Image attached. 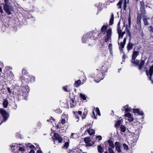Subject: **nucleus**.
I'll return each instance as SVG.
<instances>
[{"instance_id":"nucleus-1","label":"nucleus","mask_w":153,"mask_h":153,"mask_svg":"<svg viewBox=\"0 0 153 153\" xmlns=\"http://www.w3.org/2000/svg\"><path fill=\"white\" fill-rule=\"evenodd\" d=\"M98 36V34L92 31L90 33H87L84 36V37L87 38L89 37L91 42L92 44L95 43L94 40L97 39Z\"/></svg>"},{"instance_id":"nucleus-2","label":"nucleus","mask_w":153,"mask_h":153,"mask_svg":"<svg viewBox=\"0 0 153 153\" xmlns=\"http://www.w3.org/2000/svg\"><path fill=\"white\" fill-rule=\"evenodd\" d=\"M13 93L14 95L18 97V99H23L24 97L23 96L24 94L20 88H19L17 89H15L13 91Z\"/></svg>"},{"instance_id":"nucleus-3","label":"nucleus","mask_w":153,"mask_h":153,"mask_svg":"<svg viewBox=\"0 0 153 153\" xmlns=\"http://www.w3.org/2000/svg\"><path fill=\"white\" fill-rule=\"evenodd\" d=\"M0 112L4 118L3 120H2L1 122L0 123V124H1L3 122H5L7 120L8 118L9 115L6 111L3 108H0Z\"/></svg>"},{"instance_id":"nucleus-4","label":"nucleus","mask_w":153,"mask_h":153,"mask_svg":"<svg viewBox=\"0 0 153 153\" xmlns=\"http://www.w3.org/2000/svg\"><path fill=\"white\" fill-rule=\"evenodd\" d=\"M140 14L139 15L140 16H141V17H142V16H146V13L145 11L144 4L143 1H140Z\"/></svg>"},{"instance_id":"nucleus-5","label":"nucleus","mask_w":153,"mask_h":153,"mask_svg":"<svg viewBox=\"0 0 153 153\" xmlns=\"http://www.w3.org/2000/svg\"><path fill=\"white\" fill-rule=\"evenodd\" d=\"M107 36L104 37L105 42H107L108 41L111 40V36L112 34L111 30V29H108L106 31Z\"/></svg>"},{"instance_id":"nucleus-6","label":"nucleus","mask_w":153,"mask_h":153,"mask_svg":"<svg viewBox=\"0 0 153 153\" xmlns=\"http://www.w3.org/2000/svg\"><path fill=\"white\" fill-rule=\"evenodd\" d=\"M54 143L56 141L58 140L59 143H61L62 141V139L60 136L57 133H54L53 136L52 137Z\"/></svg>"},{"instance_id":"nucleus-7","label":"nucleus","mask_w":153,"mask_h":153,"mask_svg":"<svg viewBox=\"0 0 153 153\" xmlns=\"http://www.w3.org/2000/svg\"><path fill=\"white\" fill-rule=\"evenodd\" d=\"M146 75L148 76L150 79L152 81V80L151 79L153 73V65L150 67L149 72L147 70L146 71Z\"/></svg>"},{"instance_id":"nucleus-8","label":"nucleus","mask_w":153,"mask_h":153,"mask_svg":"<svg viewBox=\"0 0 153 153\" xmlns=\"http://www.w3.org/2000/svg\"><path fill=\"white\" fill-rule=\"evenodd\" d=\"M115 146L116 150L119 153H120L121 152V148L122 147V144L119 142H116L115 143L114 147Z\"/></svg>"},{"instance_id":"nucleus-9","label":"nucleus","mask_w":153,"mask_h":153,"mask_svg":"<svg viewBox=\"0 0 153 153\" xmlns=\"http://www.w3.org/2000/svg\"><path fill=\"white\" fill-rule=\"evenodd\" d=\"M126 38H124L123 39V42H121L120 44L119 42H118V44L119 46V48L121 51H123V48H124L125 45L126 43Z\"/></svg>"},{"instance_id":"nucleus-10","label":"nucleus","mask_w":153,"mask_h":153,"mask_svg":"<svg viewBox=\"0 0 153 153\" xmlns=\"http://www.w3.org/2000/svg\"><path fill=\"white\" fill-rule=\"evenodd\" d=\"M84 141H85V143L86 144V146H91L92 145L90 143L91 142V140L89 137H86L84 138Z\"/></svg>"},{"instance_id":"nucleus-11","label":"nucleus","mask_w":153,"mask_h":153,"mask_svg":"<svg viewBox=\"0 0 153 153\" xmlns=\"http://www.w3.org/2000/svg\"><path fill=\"white\" fill-rule=\"evenodd\" d=\"M103 72L102 71V76H102L101 77H100V76L101 75V74H98L97 75L95 78V81L96 82L98 83L102 79L104 78V76L103 75Z\"/></svg>"},{"instance_id":"nucleus-12","label":"nucleus","mask_w":153,"mask_h":153,"mask_svg":"<svg viewBox=\"0 0 153 153\" xmlns=\"http://www.w3.org/2000/svg\"><path fill=\"white\" fill-rule=\"evenodd\" d=\"M85 34L83 36V37L82 39V42L83 43H88V42H89L88 43L89 44V45H91V44H90V43H91V41L90 40V38L89 37L87 38H85L84 37V36Z\"/></svg>"},{"instance_id":"nucleus-13","label":"nucleus","mask_w":153,"mask_h":153,"mask_svg":"<svg viewBox=\"0 0 153 153\" xmlns=\"http://www.w3.org/2000/svg\"><path fill=\"white\" fill-rule=\"evenodd\" d=\"M139 51H135V48H134V51L132 55V60H135V59H136L137 56L139 55Z\"/></svg>"},{"instance_id":"nucleus-14","label":"nucleus","mask_w":153,"mask_h":153,"mask_svg":"<svg viewBox=\"0 0 153 153\" xmlns=\"http://www.w3.org/2000/svg\"><path fill=\"white\" fill-rule=\"evenodd\" d=\"M133 111L134 113H137L138 115L143 116L144 113L142 111H140L138 109H134L133 110Z\"/></svg>"},{"instance_id":"nucleus-15","label":"nucleus","mask_w":153,"mask_h":153,"mask_svg":"<svg viewBox=\"0 0 153 153\" xmlns=\"http://www.w3.org/2000/svg\"><path fill=\"white\" fill-rule=\"evenodd\" d=\"M21 89L22 90V91L24 92V94L28 93L29 91V87L28 86H26V87L23 86L22 87V88Z\"/></svg>"},{"instance_id":"nucleus-16","label":"nucleus","mask_w":153,"mask_h":153,"mask_svg":"<svg viewBox=\"0 0 153 153\" xmlns=\"http://www.w3.org/2000/svg\"><path fill=\"white\" fill-rule=\"evenodd\" d=\"M143 20L145 25H149V23L147 21V20L149 19V18H148L146 16H143Z\"/></svg>"},{"instance_id":"nucleus-17","label":"nucleus","mask_w":153,"mask_h":153,"mask_svg":"<svg viewBox=\"0 0 153 153\" xmlns=\"http://www.w3.org/2000/svg\"><path fill=\"white\" fill-rule=\"evenodd\" d=\"M145 61L144 60H141L140 64L138 65V69L140 70H141L143 66L145 64Z\"/></svg>"},{"instance_id":"nucleus-18","label":"nucleus","mask_w":153,"mask_h":153,"mask_svg":"<svg viewBox=\"0 0 153 153\" xmlns=\"http://www.w3.org/2000/svg\"><path fill=\"white\" fill-rule=\"evenodd\" d=\"M134 45V44L131 43V42H129L127 47V49L128 51L132 48L133 46Z\"/></svg>"},{"instance_id":"nucleus-19","label":"nucleus","mask_w":153,"mask_h":153,"mask_svg":"<svg viewBox=\"0 0 153 153\" xmlns=\"http://www.w3.org/2000/svg\"><path fill=\"white\" fill-rule=\"evenodd\" d=\"M114 15L113 13H112L111 16V18L109 21V25H111L114 23Z\"/></svg>"},{"instance_id":"nucleus-20","label":"nucleus","mask_w":153,"mask_h":153,"mask_svg":"<svg viewBox=\"0 0 153 153\" xmlns=\"http://www.w3.org/2000/svg\"><path fill=\"white\" fill-rule=\"evenodd\" d=\"M141 16L138 14L137 18V23L138 25L141 26Z\"/></svg>"},{"instance_id":"nucleus-21","label":"nucleus","mask_w":153,"mask_h":153,"mask_svg":"<svg viewBox=\"0 0 153 153\" xmlns=\"http://www.w3.org/2000/svg\"><path fill=\"white\" fill-rule=\"evenodd\" d=\"M88 132L90 135H92L95 134V131L93 129L89 128L87 130Z\"/></svg>"},{"instance_id":"nucleus-22","label":"nucleus","mask_w":153,"mask_h":153,"mask_svg":"<svg viewBox=\"0 0 153 153\" xmlns=\"http://www.w3.org/2000/svg\"><path fill=\"white\" fill-rule=\"evenodd\" d=\"M131 62L132 63H133L134 64H135L136 65H139V60L137 59H135V60H133L132 59H131Z\"/></svg>"},{"instance_id":"nucleus-23","label":"nucleus","mask_w":153,"mask_h":153,"mask_svg":"<svg viewBox=\"0 0 153 153\" xmlns=\"http://www.w3.org/2000/svg\"><path fill=\"white\" fill-rule=\"evenodd\" d=\"M107 142L108 143L109 146L111 147V148H114V145L112 141L110 140H108Z\"/></svg>"},{"instance_id":"nucleus-24","label":"nucleus","mask_w":153,"mask_h":153,"mask_svg":"<svg viewBox=\"0 0 153 153\" xmlns=\"http://www.w3.org/2000/svg\"><path fill=\"white\" fill-rule=\"evenodd\" d=\"M8 104V102L7 99L4 100L3 102V104L4 108H6L7 107Z\"/></svg>"},{"instance_id":"nucleus-25","label":"nucleus","mask_w":153,"mask_h":153,"mask_svg":"<svg viewBox=\"0 0 153 153\" xmlns=\"http://www.w3.org/2000/svg\"><path fill=\"white\" fill-rule=\"evenodd\" d=\"M97 149L98 152L100 153H102L104 151L103 148L100 145L98 146Z\"/></svg>"},{"instance_id":"nucleus-26","label":"nucleus","mask_w":153,"mask_h":153,"mask_svg":"<svg viewBox=\"0 0 153 153\" xmlns=\"http://www.w3.org/2000/svg\"><path fill=\"white\" fill-rule=\"evenodd\" d=\"M81 80L79 79L76 81L74 84V86L75 87H78L81 85Z\"/></svg>"},{"instance_id":"nucleus-27","label":"nucleus","mask_w":153,"mask_h":153,"mask_svg":"<svg viewBox=\"0 0 153 153\" xmlns=\"http://www.w3.org/2000/svg\"><path fill=\"white\" fill-rule=\"evenodd\" d=\"M107 28V27L106 25H103L102 26V27L101 29V32H102V33L104 32V33H105V30H106Z\"/></svg>"},{"instance_id":"nucleus-28","label":"nucleus","mask_w":153,"mask_h":153,"mask_svg":"<svg viewBox=\"0 0 153 153\" xmlns=\"http://www.w3.org/2000/svg\"><path fill=\"white\" fill-rule=\"evenodd\" d=\"M102 4L101 3H99L98 4H96L95 6L97 7L98 9L99 10H99L100 11L102 10V8L100 7V6L102 5Z\"/></svg>"},{"instance_id":"nucleus-29","label":"nucleus","mask_w":153,"mask_h":153,"mask_svg":"<svg viewBox=\"0 0 153 153\" xmlns=\"http://www.w3.org/2000/svg\"><path fill=\"white\" fill-rule=\"evenodd\" d=\"M122 0H120L117 4V8L119 9L121 8L122 7Z\"/></svg>"},{"instance_id":"nucleus-30","label":"nucleus","mask_w":153,"mask_h":153,"mask_svg":"<svg viewBox=\"0 0 153 153\" xmlns=\"http://www.w3.org/2000/svg\"><path fill=\"white\" fill-rule=\"evenodd\" d=\"M120 128L122 132H125L126 130V127L124 125H120Z\"/></svg>"},{"instance_id":"nucleus-31","label":"nucleus","mask_w":153,"mask_h":153,"mask_svg":"<svg viewBox=\"0 0 153 153\" xmlns=\"http://www.w3.org/2000/svg\"><path fill=\"white\" fill-rule=\"evenodd\" d=\"M69 146V143L68 142H66L64 144V145L62 147V148H65V149H67L68 147Z\"/></svg>"},{"instance_id":"nucleus-32","label":"nucleus","mask_w":153,"mask_h":153,"mask_svg":"<svg viewBox=\"0 0 153 153\" xmlns=\"http://www.w3.org/2000/svg\"><path fill=\"white\" fill-rule=\"evenodd\" d=\"M78 137L76 133H72L70 136V138H72L74 139L77 138Z\"/></svg>"},{"instance_id":"nucleus-33","label":"nucleus","mask_w":153,"mask_h":153,"mask_svg":"<svg viewBox=\"0 0 153 153\" xmlns=\"http://www.w3.org/2000/svg\"><path fill=\"white\" fill-rule=\"evenodd\" d=\"M81 98L83 100H86V96L85 94H83L81 93L80 94H79Z\"/></svg>"},{"instance_id":"nucleus-34","label":"nucleus","mask_w":153,"mask_h":153,"mask_svg":"<svg viewBox=\"0 0 153 153\" xmlns=\"http://www.w3.org/2000/svg\"><path fill=\"white\" fill-rule=\"evenodd\" d=\"M26 151L25 148L22 147H20L19 148V151H18L19 152H23L25 151Z\"/></svg>"},{"instance_id":"nucleus-35","label":"nucleus","mask_w":153,"mask_h":153,"mask_svg":"<svg viewBox=\"0 0 153 153\" xmlns=\"http://www.w3.org/2000/svg\"><path fill=\"white\" fill-rule=\"evenodd\" d=\"M51 119H50V120H48L47 121L48 122H49L50 121H51V122L53 124H56L55 121V120L52 117H51Z\"/></svg>"},{"instance_id":"nucleus-36","label":"nucleus","mask_w":153,"mask_h":153,"mask_svg":"<svg viewBox=\"0 0 153 153\" xmlns=\"http://www.w3.org/2000/svg\"><path fill=\"white\" fill-rule=\"evenodd\" d=\"M123 147L124 149H125V150H127L128 149V146L125 143H123Z\"/></svg>"},{"instance_id":"nucleus-37","label":"nucleus","mask_w":153,"mask_h":153,"mask_svg":"<svg viewBox=\"0 0 153 153\" xmlns=\"http://www.w3.org/2000/svg\"><path fill=\"white\" fill-rule=\"evenodd\" d=\"M126 5H127V2H126V0H125V2H124V4H123V10H125L126 9Z\"/></svg>"},{"instance_id":"nucleus-38","label":"nucleus","mask_w":153,"mask_h":153,"mask_svg":"<svg viewBox=\"0 0 153 153\" xmlns=\"http://www.w3.org/2000/svg\"><path fill=\"white\" fill-rule=\"evenodd\" d=\"M112 148H108V151L109 153H114L113 149Z\"/></svg>"},{"instance_id":"nucleus-39","label":"nucleus","mask_w":153,"mask_h":153,"mask_svg":"<svg viewBox=\"0 0 153 153\" xmlns=\"http://www.w3.org/2000/svg\"><path fill=\"white\" fill-rule=\"evenodd\" d=\"M96 112L97 113L98 115L99 116L100 115V113L99 108L97 107L96 108Z\"/></svg>"},{"instance_id":"nucleus-40","label":"nucleus","mask_w":153,"mask_h":153,"mask_svg":"<svg viewBox=\"0 0 153 153\" xmlns=\"http://www.w3.org/2000/svg\"><path fill=\"white\" fill-rule=\"evenodd\" d=\"M21 135L18 133H16V136L17 138H20L21 139H22L21 138Z\"/></svg>"},{"instance_id":"nucleus-41","label":"nucleus","mask_w":153,"mask_h":153,"mask_svg":"<svg viewBox=\"0 0 153 153\" xmlns=\"http://www.w3.org/2000/svg\"><path fill=\"white\" fill-rule=\"evenodd\" d=\"M125 116L126 117L128 118L131 117L132 116L131 114L130 113H127L125 114Z\"/></svg>"},{"instance_id":"nucleus-42","label":"nucleus","mask_w":153,"mask_h":153,"mask_svg":"<svg viewBox=\"0 0 153 153\" xmlns=\"http://www.w3.org/2000/svg\"><path fill=\"white\" fill-rule=\"evenodd\" d=\"M96 138L98 139L99 141L101 140L102 139V137L100 135H98L96 136Z\"/></svg>"},{"instance_id":"nucleus-43","label":"nucleus","mask_w":153,"mask_h":153,"mask_svg":"<svg viewBox=\"0 0 153 153\" xmlns=\"http://www.w3.org/2000/svg\"><path fill=\"white\" fill-rule=\"evenodd\" d=\"M139 134H138V135H137V137L136 138L135 137V139L134 140V141H133V143H136L137 142V141L138 140V137H139Z\"/></svg>"},{"instance_id":"nucleus-44","label":"nucleus","mask_w":153,"mask_h":153,"mask_svg":"<svg viewBox=\"0 0 153 153\" xmlns=\"http://www.w3.org/2000/svg\"><path fill=\"white\" fill-rule=\"evenodd\" d=\"M123 121L122 120H117L116 123H115V124H121L122 123V121Z\"/></svg>"},{"instance_id":"nucleus-45","label":"nucleus","mask_w":153,"mask_h":153,"mask_svg":"<svg viewBox=\"0 0 153 153\" xmlns=\"http://www.w3.org/2000/svg\"><path fill=\"white\" fill-rule=\"evenodd\" d=\"M119 34V39L120 38H123V36H122V33H121V32L118 33Z\"/></svg>"},{"instance_id":"nucleus-46","label":"nucleus","mask_w":153,"mask_h":153,"mask_svg":"<svg viewBox=\"0 0 153 153\" xmlns=\"http://www.w3.org/2000/svg\"><path fill=\"white\" fill-rule=\"evenodd\" d=\"M134 118L132 116L128 118V120H129L130 122H131L133 121Z\"/></svg>"},{"instance_id":"nucleus-47","label":"nucleus","mask_w":153,"mask_h":153,"mask_svg":"<svg viewBox=\"0 0 153 153\" xmlns=\"http://www.w3.org/2000/svg\"><path fill=\"white\" fill-rule=\"evenodd\" d=\"M131 108H126L125 109V111L126 112H130L131 111Z\"/></svg>"},{"instance_id":"nucleus-48","label":"nucleus","mask_w":153,"mask_h":153,"mask_svg":"<svg viewBox=\"0 0 153 153\" xmlns=\"http://www.w3.org/2000/svg\"><path fill=\"white\" fill-rule=\"evenodd\" d=\"M87 112H86V114L85 112H84L83 114V115L82 116V119H83L86 117V114H87Z\"/></svg>"},{"instance_id":"nucleus-49","label":"nucleus","mask_w":153,"mask_h":153,"mask_svg":"<svg viewBox=\"0 0 153 153\" xmlns=\"http://www.w3.org/2000/svg\"><path fill=\"white\" fill-rule=\"evenodd\" d=\"M117 32H121V30L120 29V26H119L117 27Z\"/></svg>"},{"instance_id":"nucleus-50","label":"nucleus","mask_w":153,"mask_h":153,"mask_svg":"<svg viewBox=\"0 0 153 153\" xmlns=\"http://www.w3.org/2000/svg\"><path fill=\"white\" fill-rule=\"evenodd\" d=\"M55 127L56 128L58 129L60 128V127H62V126H61V125H55Z\"/></svg>"},{"instance_id":"nucleus-51","label":"nucleus","mask_w":153,"mask_h":153,"mask_svg":"<svg viewBox=\"0 0 153 153\" xmlns=\"http://www.w3.org/2000/svg\"><path fill=\"white\" fill-rule=\"evenodd\" d=\"M61 123L62 124H64L65 123V120L64 119H62L61 121Z\"/></svg>"},{"instance_id":"nucleus-52","label":"nucleus","mask_w":153,"mask_h":153,"mask_svg":"<svg viewBox=\"0 0 153 153\" xmlns=\"http://www.w3.org/2000/svg\"><path fill=\"white\" fill-rule=\"evenodd\" d=\"M63 89L66 92H69V90L67 88H66V87H63Z\"/></svg>"},{"instance_id":"nucleus-53","label":"nucleus","mask_w":153,"mask_h":153,"mask_svg":"<svg viewBox=\"0 0 153 153\" xmlns=\"http://www.w3.org/2000/svg\"><path fill=\"white\" fill-rule=\"evenodd\" d=\"M22 73L24 74H27V71L25 69H23L22 71Z\"/></svg>"},{"instance_id":"nucleus-54","label":"nucleus","mask_w":153,"mask_h":153,"mask_svg":"<svg viewBox=\"0 0 153 153\" xmlns=\"http://www.w3.org/2000/svg\"><path fill=\"white\" fill-rule=\"evenodd\" d=\"M92 114H93V115L92 116H94V118L95 119H97L96 116L94 112V111H93Z\"/></svg>"},{"instance_id":"nucleus-55","label":"nucleus","mask_w":153,"mask_h":153,"mask_svg":"<svg viewBox=\"0 0 153 153\" xmlns=\"http://www.w3.org/2000/svg\"><path fill=\"white\" fill-rule=\"evenodd\" d=\"M120 125H114V127L116 128H120Z\"/></svg>"},{"instance_id":"nucleus-56","label":"nucleus","mask_w":153,"mask_h":153,"mask_svg":"<svg viewBox=\"0 0 153 153\" xmlns=\"http://www.w3.org/2000/svg\"><path fill=\"white\" fill-rule=\"evenodd\" d=\"M0 12L1 13H3V10L2 9L0 5Z\"/></svg>"},{"instance_id":"nucleus-57","label":"nucleus","mask_w":153,"mask_h":153,"mask_svg":"<svg viewBox=\"0 0 153 153\" xmlns=\"http://www.w3.org/2000/svg\"><path fill=\"white\" fill-rule=\"evenodd\" d=\"M7 90L8 91V92L9 93V94H11V90L9 88V87L7 88Z\"/></svg>"},{"instance_id":"nucleus-58","label":"nucleus","mask_w":153,"mask_h":153,"mask_svg":"<svg viewBox=\"0 0 153 153\" xmlns=\"http://www.w3.org/2000/svg\"><path fill=\"white\" fill-rule=\"evenodd\" d=\"M128 25L130 26L131 25V19L130 17L128 18Z\"/></svg>"},{"instance_id":"nucleus-59","label":"nucleus","mask_w":153,"mask_h":153,"mask_svg":"<svg viewBox=\"0 0 153 153\" xmlns=\"http://www.w3.org/2000/svg\"><path fill=\"white\" fill-rule=\"evenodd\" d=\"M77 113L79 115H80V116H81L82 114V111H78V112H77Z\"/></svg>"},{"instance_id":"nucleus-60","label":"nucleus","mask_w":153,"mask_h":153,"mask_svg":"<svg viewBox=\"0 0 153 153\" xmlns=\"http://www.w3.org/2000/svg\"><path fill=\"white\" fill-rule=\"evenodd\" d=\"M150 31L151 32L153 33V27L151 26L150 27Z\"/></svg>"},{"instance_id":"nucleus-61","label":"nucleus","mask_w":153,"mask_h":153,"mask_svg":"<svg viewBox=\"0 0 153 153\" xmlns=\"http://www.w3.org/2000/svg\"><path fill=\"white\" fill-rule=\"evenodd\" d=\"M108 48L109 49L111 48H112V44L111 43H110L108 45Z\"/></svg>"},{"instance_id":"nucleus-62","label":"nucleus","mask_w":153,"mask_h":153,"mask_svg":"<svg viewBox=\"0 0 153 153\" xmlns=\"http://www.w3.org/2000/svg\"><path fill=\"white\" fill-rule=\"evenodd\" d=\"M126 106H123V107H122V111H125V109L126 108Z\"/></svg>"},{"instance_id":"nucleus-63","label":"nucleus","mask_w":153,"mask_h":153,"mask_svg":"<svg viewBox=\"0 0 153 153\" xmlns=\"http://www.w3.org/2000/svg\"><path fill=\"white\" fill-rule=\"evenodd\" d=\"M29 153H35V152L33 150L31 149Z\"/></svg>"},{"instance_id":"nucleus-64","label":"nucleus","mask_w":153,"mask_h":153,"mask_svg":"<svg viewBox=\"0 0 153 153\" xmlns=\"http://www.w3.org/2000/svg\"><path fill=\"white\" fill-rule=\"evenodd\" d=\"M37 153H42V152L41 150H38L37 151Z\"/></svg>"}]
</instances>
